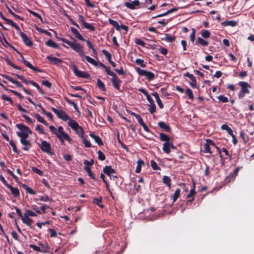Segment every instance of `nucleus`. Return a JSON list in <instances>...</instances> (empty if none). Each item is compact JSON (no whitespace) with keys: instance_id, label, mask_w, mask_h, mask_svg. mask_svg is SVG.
I'll use <instances>...</instances> for the list:
<instances>
[{"instance_id":"1","label":"nucleus","mask_w":254,"mask_h":254,"mask_svg":"<svg viewBox=\"0 0 254 254\" xmlns=\"http://www.w3.org/2000/svg\"><path fill=\"white\" fill-rule=\"evenodd\" d=\"M70 38L74 40L73 42H71L68 41L67 39L64 38H61L56 36V38L61 41H63L64 43L67 44L71 49H72L74 51L78 53L79 56L81 58L84 56V52L83 51V46L77 41L72 38L71 37Z\"/></svg>"},{"instance_id":"2","label":"nucleus","mask_w":254,"mask_h":254,"mask_svg":"<svg viewBox=\"0 0 254 254\" xmlns=\"http://www.w3.org/2000/svg\"><path fill=\"white\" fill-rule=\"evenodd\" d=\"M99 66L104 68L108 75L112 76L111 81L113 87L117 90L120 91V86L122 81L120 79L116 74L113 71H111L110 68L101 62H99Z\"/></svg>"},{"instance_id":"3","label":"nucleus","mask_w":254,"mask_h":254,"mask_svg":"<svg viewBox=\"0 0 254 254\" xmlns=\"http://www.w3.org/2000/svg\"><path fill=\"white\" fill-rule=\"evenodd\" d=\"M16 127L21 132L17 131L16 134L20 138H28L29 134L32 133L30 129L25 125L21 124H17Z\"/></svg>"},{"instance_id":"4","label":"nucleus","mask_w":254,"mask_h":254,"mask_svg":"<svg viewBox=\"0 0 254 254\" xmlns=\"http://www.w3.org/2000/svg\"><path fill=\"white\" fill-rule=\"evenodd\" d=\"M241 87V90L238 94V98L240 99L243 98L246 94L250 93L249 88H251L250 85L245 81H240L238 84Z\"/></svg>"},{"instance_id":"5","label":"nucleus","mask_w":254,"mask_h":254,"mask_svg":"<svg viewBox=\"0 0 254 254\" xmlns=\"http://www.w3.org/2000/svg\"><path fill=\"white\" fill-rule=\"evenodd\" d=\"M135 69L139 75L145 76L149 81L152 80L155 78L154 74L150 71L142 69L138 67H135Z\"/></svg>"},{"instance_id":"6","label":"nucleus","mask_w":254,"mask_h":254,"mask_svg":"<svg viewBox=\"0 0 254 254\" xmlns=\"http://www.w3.org/2000/svg\"><path fill=\"white\" fill-rule=\"evenodd\" d=\"M40 149L43 152L48 153L49 155H53L54 153L51 151V144L45 140L41 141V144H39Z\"/></svg>"},{"instance_id":"7","label":"nucleus","mask_w":254,"mask_h":254,"mask_svg":"<svg viewBox=\"0 0 254 254\" xmlns=\"http://www.w3.org/2000/svg\"><path fill=\"white\" fill-rule=\"evenodd\" d=\"M130 1H126L124 3V5L127 8L130 9H135L140 8H143V6L141 5L140 1L138 0H134Z\"/></svg>"},{"instance_id":"8","label":"nucleus","mask_w":254,"mask_h":254,"mask_svg":"<svg viewBox=\"0 0 254 254\" xmlns=\"http://www.w3.org/2000/svg\"><path fill=\"white\" fill-rule=\"evenodd\" d=\"M72 70L74 74L78 77L85 79H89L90 77V75L88 73L78 70L75 64L72 65Z\"/></svg>"},{"instance_id":"9","label":"nucleus","mask_w":254,"mask_h":254,"mask_svg":"<svg viewBox=\"0 0 254 254\" xmlns=\"http://www.w3.org/2000/svg\"><path fill=\"white\" fill-rule=\"evenodd\" d=\"M58 132L56 136L59 138V136H60L62 139H64L69 143H71L72 139L69 136L67 133L64 131V128L62 126H60L58 128Z\"/></svg>"},{"instance_id":"10","label":"nucleus","mask_w":254,"mask_h":254,"mask_svg":"<svg viewBox=\"0 0 254 254\" xmlns=\"http://www.w3.org/2000/svg\"><path fill=\"white\" fill-rule=\"evenodd\" d=\"M52 110L56 114L57 117L64 121H66L69 119L68 116L65 113V112L62 110H58L55 108H52Z\"/></svg>"},{"instance_id":"11","label":"nucleus","mask_w":254,"mask_h":254,"mask_svg":"<svg viewBox=\"0 0 254 254\" xmlns=\"http://www.w3.org/2000/svg\"><path fill=\"white\" fill-rule=\"evenodd\" d=\"M20 56L21 58V62H22L27 67H29L31 69L33 70L35 72H42V70L39 69L35 66H34L30 63L25 60L23 55L19 52H17Z\"/></svg>"},{"instance_id":"12","label":"nucleus","mask_w":254,"mask_h":254,"mask_svg":"<svg viewBox=\"0 0 254 254\" xmlns=\"http://www.w3.org/2000/svg\"><path fill=\"white\" fill-rule=\"evenodd\" d=\"M27 138H21L20 142L23 145L22 149L28 151L32 146V144L29 140L26 139Z\"/></svg>"},{"instance_id":"13","label":"nucleus","mask_w":254,"mask_h":254,"mask_svg":"<svg viewBox=\"0 0 254 254\" xmlns=\"http://www.w3.org/2000/svg\"><path fill=\"white\" fill-rule=\"evenodd\" d=\"M214 145V142L210 139H207L206 140V143L204 144L203 146V152L208 153L210 154H212V152L210 150V146Z\"/></svg>"},{"instance_id":"14","label":"nucleus","mask_w":254,"mask_h":254,"mask_svg":"<svg viewBox=\"0 0 254 254\" xmlns=\"http://www.w3.org/2000/svg\"><path fill=\"white\" fill-rule=\"evenodd\" d=\"M103 172L110 177L117 178L116 176H114L116 174V171L112 168L111 166H106L103 168Z\"/></svg>"},{"instance_id":"15","label":"nucleus","mask_w":254,"mask_h":254,"mask_svg":"<svg viewBox=\"0 0 254 254\" xmlns=\"http://www.w3.org/2000/svg\"><path fill=\"white\" fill-rule=\"evenodd\" d=\"M20 36L22 39L23 41L27 46L31 47V46H32V42L26 34H25L23 32H21Z\"/></svg>"},{"instance_id":"16","label":"nucleus","mask_w":254,"mask_h":254,"mask_svg":"<svg viewBox=\"0 0 254 254\" xmlns=\"http://www.w3.org/2000/svg\"><path fill=\"white\" fill-rule=\"evenodd\" d=\"M47 59L50 61L51 64L56 65H59L60 64L63 63L62 60L50 56L47 57Z\"/></svg>"},{"instance_id":"17","label":"nucleus","mask_w":254,"mask_h":254,"mask_svg":"<svg viewBox=\"0 0 254 254\" xmlns=\"http://www.w3.org/2000/svg\"><path fill=\"white\" fill-rule=\"evenodd\" d=\"M1 76L11 82V83L16 85V86L18 87L22 88L23 85L20 83L19 81L17 80H14L11 77L7 75L6 74H1Z\"/></svg>"},{"instance_id":"18","label":"nucleus","mask_w":254,"mask_h":254,"mask_svg":"<svg viewBox=\"0 0 254 254\" xmlns=\"http://www.w3.org/2000/svg\"><path fill=\"white\" fill-rule=\"evenodd\" d=\"M82 58V61L83 62H85L84 61V59H85L90 64H92V65L95 66H98V65H99V62H96L94 59H93V58H90V57L88 56H86L85 54H84V56L83 57H81Z\"/></svg>"},{"instance_id":"19","label":"nucleus","mask_w":254,"mask_h":254,"mask_svg":"<svg viewBox=\"0 0 254 254\" xmlns=\"http://www.w3.org/2000/svg\"><path fill=\"white\" fill-rule=\"evenodd\" d=\"M157 124L158 127L168 132L171 131V129L170 127L165 122L160 121Z\"/></svg>"},{"instance_id":"20","label":"nucleus","mask_w":254,"mask_h":254,"mask_svg":"<svg viewBox=\"0 0 254 254\" xmlns=\"http://www.w3.org/2000/svg\"><path fill=\"white\" fill-rule=\"evenodd\" d=\"M138 91L142 93L146 97V99L148 102L150 104H153L154 101L150 96V95L148 93L147 91L144 88H139L138 89Z\"/></svg>"},{"instance_id":"21","label":"nucleus","mask_w":254,"mask_h":254,"mask_svg":"<svg viewBox=\"0 0 254 254\" xmlns=\"http://www.w3.org/2000/svg\"><path fill=\"white\" fill-rule=\"evenodd\" d=\"M7 188H8L11 192V194L15 197H19L20 195L19 190L17 188H14L12 186L9 185Z\"/></svg>"},{"instance_id":"22","label":"nucleus","mask_w":254,"mask_h":254,"mask_svg":"<svg viewBox=\"0 0 254 254\" xmlns=\"http://www.w3.org/2000/svg\"><path fill=\"white\" fill-rule=\"evenodd\" d=\"M70 29L71 32L75 35L76 38L81 41H85V39L82 37V36L80 34V33L76 28L74 27H71Z\"/></svg>"},{"instance_id":"23","label":"nucleus","mask_w":254,"mask_h":254,"mask_svg":"<svg viewBox=\"0 0 254 254\" xmlns=\"http://www.w3.org/2000/svg\"><path fill=\"white\" fill-rule=\"evenodd\" d=\"M152 95L156 99V101L160 109H163L164 108V105L162 103L161 100L160 99L159 94L157 92H155L152 94Z\"/></svg>"},{"instance_id":"24","label":"nucleus","mask_w":254,"mask_h":254,"mask_svg":"<svg viewBox=\"0 0 254 254\" xmlns=\"http://www.w3.org/2000/svg\"><path fill=\"white\" fill-rule=\"evenodd\" d=\"M45 45L49 47H52L54 49H59L60 46L53 40L49 39L45 42Z\"/></svg>"},{"instance_id":"25","label":"nucleus","mask_w":254,"mask_h":254,"mask_svg":"<svg viewBox=\"0 0 254 254\" xmlns=\"http://www.w3.org/2000/svg\"><path fill=\"white\" fill-rule=\"evenodd\" d=\"M89 135L92 137L94 141L99 145H102L103 144L102 139L98 135H95L94 133L91 132L89 134Z\"/></svg>"},{"instance_id":"26","label":"nucleus","mask_w":254,"mask_h":254,"mask_svg":"<svg viewBox=\"0 0 254 254\" xmlns=\"http://www.w3.org/2000/svg\"><path fill=\"white\" fill-rule=\"evenodd\" d=\"M38 245L41 247V252L42 253H48L50 250V247L47 244H43L41 242H39Z\"/></svg>"},{"instance_id":"27","label":"nucleus","mask_w":254,"mask_h":254,"mask_svg":"<svg viewBox=\"0 0 254 254\" xmlns=\"http://www.w3.org/2000/svg\"><path fill=\"white\" fill-rule=\"evenodd\" d=\"M68 120H69L68 125L73 130H76V128L79 127L78 124L74 120H71L70 118Z\"/></svg>"},{"instance_id":"28","label":"nucleus","mask_w":254,"mask_h":254,"mask_svg":"<svg viewBox=\"0 0 254 254\" xmlns=\"http://www.w3.org/2000/svg\"><path fill=\"white\" fill-rule=\"evenodd\" d=\"M159 138L161 141H165V142H169L171 141V138L167 134L161 132L159 133Z\"/></svg>"},{"instance_id":"29","label":"nucleus","mask_w":254,"mask_h":254,"mask_svg":"<svg viewBox=\"0 0 254 254\" xmlns=\"http://www.w3.org/2000/svg\"><path fill=\"white\" fill-rule=\"evenodd\" d=\"M221 25L224 27L230 26L232 27H235L237 25V22L234 20H230V21H225L224 22H222L221 23Z\"/></svg>"},{"instance_id":"30","label":"nucleus","mask_w":254,"mask_h":254,"mask_svg":"<svg viewBox=\"0 0 254 254\" xmlns=\"http://www.w3.org/2000/svg\"><path fill=\"white\" fill-rule=\"evenodd\" d=\"M208 42L203 39L202 38H200V37H198L197 39V41L195 43V44L196 45H200L201 46H202L203 47H206L208 45Z\"/></svg>"},{"instance_id":"31","label":"nucleus","mask_w":254,"mask_h":254,"mask_svg":"<svg viewBox=\"0 0 254 254\" xmlns=\"http://www.w3.org/2000/svg\"><path fill=\"white\" fill-rule=\"evenodd\" d=\"M175 36H171L169 34H164V37L162 38V40H165L166 42H173L175 40Z\"/></svg>"},{"instance_id":"32","label":"nucleus","mask_w":254,"mask_h":254,"mask_svg":"<svg viewBox=\"0 0 254 254\" xmlns=\"http://www.w3.org/2000/svg\"><path fill=\"white\" fill-rule=\"evenodd\" d=\"M61 13L65 16H66L68 19L71 22V24L77 28H79V25L77 24L76 22H75L72 19L70 18V17L67 14L66 11L64 9H63L61 11Z\"/></svg>"},{"instance_id":"33","label":"nucleus","mask_w":254,"mask_h":254,"mask_svg":"<svg viewBox=\"0 0 254 254\" xmlns=\"http://www.w3.org/2000/svg\"><path fill=\"white\" fill-rule=\"evenodd\" d=\"M22 221L23 223L25 224L27 226L30 227L31 228H32L31 225L33 223V220L32 219L29 218V217H25V216L24 215V217L22 219Z\"/></svg>"},{"instance_id":"34","label":"nucleus","mask_w":254,"mask_h":254,"mask_svg":"<svg viewBox=\"0 0 254 254\" xmlns=\"http://www.w3.org/2000/svg\"><path fill=\"white\" fill-rule=\"evenodd\" d=\"M34 116L36 118L38 122L43 124L45 126H48V123L39 114H34Z\"/></svg>"},{"instance_id":"35","label":"nucleus","mask_w":254,"mask_h":254,"mask_svg":"<svg viewBox=\"0 0 254 254\" xmlns=\"http://www.w3.org/2000/svg\"><path fill=\"white\" fill-rule=\"evenodd\" d=\"M195 183L193 182L192 189L190 190L189 193L187 195V198L194 197L193 196L196 193L195 191Z\"/></svg>"},{"instance_id":"36","label":"nucleus","mask_w":254,"mask_h":254,"mask_svg":"<svg viewBox=\"0 0 254 254\" xmlns=\"http://www.w3.org/2000/svg\"><path fill=\"white\" fill-rule=\"evenodd\" d=\"M163 182L169 188L171 187V180L170 178L167 176H164L162 178Z\"/></svg>"},{"instance_id":"37","label":"nucleus","mask_w":254,"mask_h":254,"mask_svg":"<svg viewBox=\"0 0 254 254\" xmlns=\"http://www.w3.org/2000/svg\"><path fill=\"white\" fill-rule=\"evenodd\" d=\"M84 170L88 173V175L93 180L96 181L94 174L91 171L90 168L88 166H85L84 168Z\"/></svg>"},{"instance_id":"38","label":"nucleus","mask_w":254,"mask_h":254,"mask_svg":"<svg viewBox=\"0 0 254 254\" xmlns=\"http://www.w3.org/2000/svg\"><path fill=\"white\" fill-rule=\"evenodd\" d=\"M109 23L113 26L117 30L119 31L120 30V26L118 22L117 21H115L112 19L109 18Z\"/></svg>"},{"instance_id":"39","label":"nucleus","mask_w":254,"mask_h":254,"mask_svg":"<svg viewBox=\"0 0 254 254\" xmlns=\"http://www.w3.org/2000/svg\"><path fill=\"white\" fill-rule=\"evenodd\" d=\"M137 165L135 169V172L136 173H140L141 171V168L142 165H144V162L142 160H139L137 162Z\"/></svg>"},{"instance_id":"40","label":"nucleus","mask_w":254,"mask_h":254,"mask_svg":"<svg viewBox=\"0 0 254 254\" xmlns=\"http://www.w3.org/2000/svg\"><path fill=\"white\" fill-rule=\"evenodd\" d=\"M97 86L102 91H106V87L105 84L99 79L97 80Z\"/></svg>"},{"instance_id":"41","label":"nucleus","mask_w":254,"mask_h":254,"mask_svg":"<svg viewBox=\"0 0 254 254\" xmlns=\"http://www.w3.org/2000/svg\"><path fill=\"white\" fill-rule=\"evenodd\" d=\"M162 150L166 154H169L171 152L170 147H169V142H165L163 143Z\"/></svg>"},{"instance_id":"42","label":"nucleus","mask_w":254,"mask_h":254,"mask_svg":"<svg viewBox=\"0 0 254 254\" xmlns=\"http://www.w3.org/2000/svg\"><path fill=\"white\" fill-rule=\"evenodd\" d=\"M82 25L85 28L89 30L90 31H94L95 30V28L93 25L90 23L86 22V21L84 22Z\"/></svg>"},{"instance_id":"43","label":"nucleus","mask_w":254,"mask_h":254,"mask_svg":"<svg viewBox=\"0 0 254 254\" xmlns=\"http://www.w3.org/2000/svg\"><path fill=\"white\" fill-rule=\"evenodd\" d=\"M201 35L203 38L207 39L210 36V33L207 30L202 29L200 31Z\"/></svg>"},{"instance_id":"44","label":"nucleus","mask_w":254,"mask_h":254,"mask_svg":"<svg viewBox=\"0 0 254 254\" xmlns=\"http://www.w3.org/2000/svg\"><path fill=\"white\" fill-rule=\"evenodd\" d=\"M180 192L181 189L179 188L177 189L173 196V203L175 202L177 200V199L179 198L180 195Z\"/></svg>"},{"instance_id":"45","label":"nucleus","mask_w":254,"mask_h":254,"mask_svg":"<svg viewBox=\"0 0 254 254\" xmlns=\"http://www.w3.org/2000/svg\"><path fill=\"white\" fill-rule=\"evenodd\" d=\"M22 187L25 190L27 193L33 195L36 194V192L34 190H33L32 188L27 186L26 185L23 184Z\"/></svg>"},{"instance_id":"46","label":"nucleus","mask_w":254,"mask_h":254,"mask_svg":"<svg viewBox=\"0 0 254 254\" xmlns=\"http://www.w3.org/2000/svg\"><path fill=\"white\" fill-rule=\"evenodd\" d=\"M9 22L8 24L9 25H10L12 27H14L16 30V31L18 32V33L19 34V35H20V33L21 32H22L19 27L12 20H11L10 21H8Z\"/></svg>"},{"instance_id":"47","label":"nucleus","mask_w":254,"mask_h":254,"mask_svg":"<svg viewBox=\"0 0 254 254\" xmlns=\"http://www.w3.org/2000/svg\"><path fill=\"white\" fill-rule=\"evenodd\" d=\"M76 133L81 137L82 138V136H84V129L83 128L79 126L78 128H76V130H74Z\"/></svg>"},{"instance_id":"48","label":"nucleus","mask_w":254,"mask_h":254,"mask_svg":"<svg viewBox=\"0 0 254 254\" xmlns=\"http://www.w3.org/2000/svg\"><path fill=\"white\" fill-rule=\"evenodd\" d=\"M217 98L218 100V102H222L225 103L229 101L228 98L223 95H219L217 97Z\"/></svg>"},{"instance_id":"49","label":"nucleus","mask_w":254,"mask_h":254,"mask_svg":"<svg viewBox=\"0 0 254 254\" xmlns=\"http://www.w3.org/2000/svg\"><path fill=\"white\" fill-rule=\"evenodd\" d=\"M131 115H132L136 118V119L138 121V123L140 125H141L142 124H143L144 123L143 120L140 115L137 114L136 113H132L131 114Z\"/></svg>"},{"instance_id":"50","label":"nucleus","mask_w":254,"mask_h":254,"mask_svg":"<svg viewBox=\"0 0 254 254\" xmlns=\"http://www.w3.org/2000/svg\"><path fill=\"white\" fill-rule=\"evenodd\" d=\"M102 199L101 197H100L99 198H94L93 202L96 204H97L101 208H103L104 205L100 204V203L102 202Z\"/></svg>"},{"instance_id":"51","label":"nucleus","mask_w":254,"mask_h":254,"mask_svg":"<svg viewBox=\"0 0 254 254\" xmlns=\"http://www.w3.org/2000/svg\"><path fill=\"white\" fill-rule=\"evenodd\" d=\"M150 165L154 170H161V168L157 165L156 162L153 160L150 161Z\"/></svg>"},{"instance_id":"52","label":"nucleus","mask_w":254,"mask_h":254,"mask_svg":"<svg viewBox=\"0 0 254 254\" xmlns=\"http://www.w3.org/2000/svg\"><path fill=\"white\" fill-rule=\"evenodd\" d=\"M184 76L189 77L191 82H196V78L193 74L187 72L184 74Z\"/></svg>"},{"instance_id":"53","label":"nucleus","mask_w":254,"mask_h":254,"mask_svg":"<svg viewBox=\"0 0 254 254\" xmlns=\"http://www.w3.org/2000/svg\"><path fill=\"white\" fill-rule=\"evenodd\" d=\"M102 52L106 57L108 62L111 60L112 55L109 52H108L107 50L105 49H103L102 50Z\"/></svg>"},{"instance_id":"54","label":"nucleus","mask_w":254,"mask_h":254,"mask_svg":"<svg viewBox=\"0 0 254 254\" xmlns=\"http://www.w3.org/2000/svg\"><path fill=\"white\" fill-rule=\"evenodd\" d=\"M81 139L82 140V142L84 143V144L85 145V147H87V148H89V147H91L92 146L91 144L90 141H89L87 139H86L84 137V136H82Z\"/></svg>"},{"instance_id":"55","label":"nucleus","mask_w":254,"mask_h":254,"mask_svg":"<svg viewBox=\"0 0 254 254\" xmlns=\"http://www.w3.org/2000/svg\"><path fill=\"white\" fill-rule=\"evenodd\" d=\"M30 84L32 85L33 86L35 87L37 89L38 92L40 94H44V92H43V91L42 90V89L41 88L40 86L36 82H35L34 81L31 82H30Z\"/></svg>"},{"instance_id":"56","label":"nucleus","mask_w":254,"mask_h":254,"mask_svg":"<svg viewBox=\"0 0 254 254\" xmlns=\"http://www.w3.org/2000/svg\"><path fill=\"white\" fill-rule=\"evenodd\" d=\"M149 106L148 111L151 114H153L156 111V105L154 103H153V104L149 105Z\"/></svg>"},{"instance_id":"57","label":"nucleus","mask_w":254,"mask_h":254,"mask_svg":"<svg viewBox=\"0 0 254 254\" xmlns=\"http://www.w3.org/2000/svg\"><path fill=\"white\" fill-rule=\"evenodd\" d=\"M135 63L138 64L139 65L142 67H146V64H144V62L142 59H136Z\"/></svg>"},{"instance_id":"58","label":"nucleus","mask_w":254,"mask_h":254,"mask_svg":"<svg viewBox=\"0 0 254 254\" xmlns=\"http://www.w3.org/2000/svg\"><path fill=\"white\" fill-rule=\"evenodd\" d=\"M25 211H26V213L24 214V215L25 216V217H27L29 216H32V217L37 216V215L34 212H33V211H32L31 210H30L29 209L26 210Z\"/></svg>"},{"instance_id":"59","label":"nucleus","mask_w":254,"mask_h":254,"mask_svg":"<svg viewBox=\"0 0 254 254\" xmlns=\"http://www.w3.org/2000/svg\"><path fill=\"white\" fill-rule=\"evenodd\" d=\"M97 154H98V158L99 160L100 161H104L105 159H106V156L104 154V153L101 151V150H98L97 151Z\"/></svg>"},{"instance_id":"60","label":"nucleus","mask_w":254,"mask_h":254,"mask_svg":"<svg viewBox=\"0 0 254 254\" xmlns=\"http://www.w3.org/2000/svg\"><path fill=\"white\" fill-rule=\"evenodd\" d=\"M186 94L187 95V96H188V98L192 100L193 99V95L192 91L190 88H188L187 89V90L186 91Z\"/></svg>"},{"instance_id":"61","label":"nucleus","mask_w":254,"mask_h":254,"mask_svg":"<svg viewBox=\"0 0 254 254\" xmlns=\"http://www.w3.org/2000/svg\"><path fill=\"white\" fill-rule=\"evenodd\" d=\"M9 144L11 146L13 152L17 154L19 153V151L17 149L16 146L12 140L9 141Z\"/></svg>"},{"instance_id":"62","label":"nucleus","mask_w":254,"mask_h":254,"mask_svg":"<svg viewBox=\"0 0 254 254\" xmlns=\"http://www.w3.org/2000/svg\"><path fill=\"white\" fill-rule=\"evenodd\" d=\"M6 62L7 64L10 65L11 66H12L13 68H14L15 69H19V70L21 69V68L20 67H19V66H17L16 65H15V64H14L12 62H11L8 59L6 60Z\"/></svg>"},{"instance_id":"63","label":"nucleus","mask_w":254,"mask_h":254,"mask_svg":"<svg viewBox=\"0 0 254 254\" xmlns=\"http://www.w3.org/2000/svg\"><path fill=\"white\" fill-rule=\"evenodd\" d=\"M1 99H2L4 100L7 101L9 102L10 104L11 105H12V106L14 105L13 102L12 100L11 99V98L9 97L7 95H1Z\"/></svg>"},{"instance_id":"64","label":"nucleus","mask_w":254,"mask_h":254,"mask_svg":"<svg viewBox=\"0 0 254 254\" xmlns=\"http://www.w3.org/2000/svg\"><path fill=\"white\" fill-rule=\"evenodd\" d=\"M191 30H192V32H191V34L190 35V41L191 42L193 43L195 40V38L196 31L194 28H192Z\"/></svg>"}]
</instances>
